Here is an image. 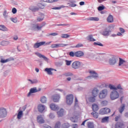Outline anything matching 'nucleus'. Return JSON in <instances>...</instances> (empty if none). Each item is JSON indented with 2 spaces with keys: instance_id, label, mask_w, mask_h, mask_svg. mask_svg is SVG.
<instances>
[{
  "instance_id": "24",
  "label": "nucleus",
  "mask_w": 128,
  "mask_h": 128,
  "mask_svg": "<svg viewBox=\"0 0 128 128\" xmlns=\"http://www.w3.org/2000/svg\"><path fill=\"white\" fill-rule=\"evenodd\" d=\"M64 109L62 108L60 110V111L57 112V114L58 116V118H60L61 116H64Z\"/></svg>"
},
{
  "instance_id": "16",
  "label": "nucleus",
  "mask_w": 128,
  "mask_h": 128,
  "mask_svg": "<svg viewBox=\"0 0 128 128\" xmlns=\"http://www.w3.org/2000/svg\"><path fill=\"white\" fill-rule=\"evenodd\" d=\"M84 56V53L82 51H77L75 52V56L76 58H82Z\"/></svg>"
},
{
  "instance_id": "61",
  "label": "nucleus",
  "mask_w": 128,
  "mask_h": 128,
  "mask_svg": "<svg viewBox=\"0 0 128 128\" xmlns=\"http://www.w3.org/2000/svg\"><path fill=\"white\" fill-rule=\"evenodd\" d=\"M16 12H17V10H16V8H14L12 9V14H16Z\"/></svg>"
},
{
  "instance_id": "45",
  "label": "nucleus",
  "mask_w": 128,
  "mask_h": 128,
  "mask_svg": "<svg viewBox=\"0 0 128 128\" xmlns=\"http://www.w3.org/2000/svg\"><path fill=\"white\" fill-rule=\"evenodd\" d=\"M44 18V16H38L37 18V22H42Z\"/></svg>"
},
{
  "instance_id": "57",
  "label": "nucleus",
  "mask_w": 128,
  "mask_h": 128,
  "mask_svg": "<svg viewBox=\"0 0 128 128\" xmlns=\"http://www.w3.org/2000/svg\"><path fill=\"white\" fill-rule=\"evenodd\" d=\"M114 120H115V121H116V122H118V120H120V116L119 115V116H116Z\"/></svg>"
},
{
  "instance_id": "8",
  "label": "nucleus",
  "mask_w": 128,
  "mask_h": 128,
  "mask_svg": "<svg viewBox=\"0 0 128 128\" xmlns=\"http://www.w3.org/2000/svg\"><path fill=\"white\" fill-rule=\"evenodd\" d=\"M68 46V44H52L51 48H64V46Z\"/></svg>"
},
{
  "instance_id": "49",
  "label": "nucleus",
  "mask_w": 128,
  "mask_h": 128,
  "mask_svg": "<svg viewBox=\"0 0 128 128\" xmlns=\"http://www.w3.org/2000/svg\"><path fill=\"white\" fill-rule=\"evenodd\" d=\"M84 46V44L82 43H79L77 44L76 46H74V48H82Z\"/></svg>"
},
{
  "instance_id": "41",
  "label": "nucleus",
  "mask_w": 128,
  "mask_h": 128,
  "mask_svg": "<svg viewBox=\"0 0 128 128\" xmlns=\"http://www.w3.org/2000/svg\"><path fill=\"white\" fill-rule=\"evenodd\" d=\"M88 40L90 42H96V40L92 37V35H90L88 36Z\"/></svg>"
},
{
  "instance_id": "47",
  "label": "nucleus",
  "mask_w": 128,
  "mask_h": 128,
  "mask_svg": "<svg viewBox=\"0 0 128 128\" xmlns=\"http://www.w3.org/2000/svg\"><path fill=\"white\" fill-rule=\"evenodd\" d=\"M101 104L102 106H108V101L104 100L101 102Z\"/></svg>"
},
{
  "instance_id": "50",
  "label": "nucleus",
  "mask_w": 128,
  "mask_h": 128,
  "mask_svg": "<svg viewBox=\"0 0 128 128\" xmlns=\"http://www.w3.org/2000/svg\"><path fill=\"white\" fill-rule=\"evenodd\" d=\"M69 56H72V58H74V56H76V52H70L69 53Z\"/></svg>"
},
{
  "instance_id": "10",
  "label": "nucleus",
  "mask_w": 128,
  "mask_h": 128,
  "mask_svg": "<svg viewBox=\"0 0 128 128\" xmlns=\"http://www.w3.org/2000/svg\"><path fill=\"white\" fill-rule=\"evenodd\" d=\"M40 88L39 90H37L36 88H34L30 89V92L28 94V96H32V94H34L36 92H40Z\"/></svg>"
},
{
  "instance_id": "5",
  "label": "nucleus",
  "mask_w": 128,
  "mask_h": 128,
  "mask_svg": "<svg viewBox=\"0 0 128 128\" xmlns=\"http://www.w3.org/2000/svg\"><path fill=\"white\" fill-rule=\"evenodd\" d=\"M110 112V109L108 108H102L99 110V114L102 115L108 114Z\"/></svg>"
},
{
  "instance_id": "48",
  "label": "nucleus",
  "mask_w": 128,
  "mask_h": 128,
  "mask_svg": "<svg viewBox=\"0 0 128 128\" xmlns=\"http://www.w3.org/2000/svg\"><path fill=\"white\" fill-rule=\"evenodd\" d=\"M94 46H104V45L100 42H95L94 43Z\"/></svg>"
},
{
  "instance_id": "11",
  "label": "nucleus",
  "mask_w": 128,
  "mask_h": 128,
  "mask_svg": "<svg viewBox=\"0 0 128 128\" xmlns=\"http://www.w3.org/2000/svg\"><path fill=\"white\" fill-rule=\"evenodd\" d=\"M6 110L4 108H0V118H6Z\"/></svg>"
},
{
  "instance_id": "64",
  "label": "nucleus",
  "mask_w": 128,
  "mask_h": 128,
  "mask_svg": "<svg viewBox=\"0 0 128 128\" xmlns=\"http://www.w3.org/2000/svg\"><path fill=\"white\" fill-rule=\"evenodd\" d=\"M44 128H52V127H50V126H47V125H46L45 126H44Z\"/></svg>"
},
{
  "instance_id": "27",
  "label": "nucleus",
  "mask_w": 128,
  "mask_h": 128,
  "mask_svg": "<svg viewBox=\"0 0 128 128\" xmlns=\"http://www.w3.org/2000/svg\"><path fill=\"white\" fill-rule=\"evenodd\" d=\"M124 64H126V60H124L122 58H119L118 66H124Z\"/></svg>"
},
{
  "instance_id": "19",
  "label": "nucleus",
  "mask_w": 128,
  "mask_h": 128,
  "mask_svg": "<svg viewBox=\"0 0 128 128\" xmlns=\"http://www.w3.org/2000/svg\"><path fill=\"white\" fill-rule=\"evenodd\" d=\"M52 98V100L54 102H58V100H60V97L58 94L54 95Z\"/></svg>"
},
{
  "instance_id": "58",
  "label": "nucleus",
  "mask_w": 128,
  "mask_h": 128,
  "mask_svg": "<svg viewBox=\"0 0 128 128\" xmlns=\"http://www.w3.org/2000/svg\"><path fill=\"white\" fill-rule=\"evenodd\" d=\"M119 30L122 34H124V32H126V30L123 28H120Z\"/></svg>"
},
{
  "instance_id": "23",
  "label": "nucleus",
  "mask_w": 128,
  "mask_h": 128,
  "mask_svg": "<svg viewBox=\"0 0 128 128\" xmlns=\"http://www.w3.org/2000/svg\"><path fill=\"white\" fill-rule=\"evenodd\" d=\"M107 22L110 24H112L114 22V16L112 15H109L107 18Z\"/></svg>"
},
{
  "instance_id": "46",
  "label": "nucleus",
  "mask_w": 128,
  "mask_h": 128,
  "mask_svg": "<svg viewBox=\"0 0 128 128\" xmlns=\"http://www.w3.org/2000/svg\"><path fill=\"white\" fill-rule=\"evenodd\" d=\"M61 38H70V35L68 34H62Z\"/></svg>"
},
{
  "instance_id": "20",
  "label": "nucleus",
  "mask_w": 128,
  "mask_h": 128,
  "mask_svg": "<svg viewBox=\"0 0 128 128\" xmlns=\"http://www.w3.org/2000/svg\"><path fill=\"white\" fill-rule=\"evenodd\" d=\"M92 110L93 112H98V110H100V108L98 107V105L96 104H92Z\"/></svg>"
},
{
  "instance_id": "18",
  "label": "nucleus",
  "mask_w": 128,
  "mask_h": 128,
  "mask_svg": "<svg viewBox=\"0 0 128 128\" xmlns=\"http://www.w3.org/2000/svg\"><path fill=\"white\" fill-rule=\"evenodd\" d=\"M50 108L52 110H58V108H58V106L57 105H56L54 104H52L50 105Z\"/></svg>"
},
{
  "instance_id": "38",
  "label": "nucleus",
  "mask_w": 128,
  "mask_h": 128,
  "mask_svg": "<svg viewBox=\"0 0 128 128\" xmlns=\"http://www.w3.org/2000/svg\"><path fill=\"white\" fill-rule=\"evenodd\" d=\"M88 101L90 102H96V97L94 96H90L88 98Z\"/></svg>"
},
{
  "instance_id": "42",
  "label": "nucleus",
  "mask_w": 128,
  "mask_h": 128,
  "mask_svg": "<svg viewBox=\"0 0 128 128\" xmlns=\"http://www.w3.org/2000/svg\"><path fill=\"white\" fill-rule=\"evenodd\" d=\"M70 126L68 123H64L62 125V128H69Z\"/></svg>"
},
{
  "instance_id": "17",
  "label": "nucleus",
  "mask_w": 128,
  "mask_h": 128,
  "mask_svg": "<svg viewBox=\"0 0 128 128\" xmlns=\"http://www.w3.org/2000/svg\"><path fill=\"white\" fill-rule=\"evenodd\" d=\"M52 70H55V72H56V70H54L52 68H46L44 70V71L46 72L48 74H49L50 76L52 74Z\"/></svg>"
},
{
  "instance_id": "52",
  "label": "nucleus",
  "mask_w": 128,
  "mask_h": 128,
  "mask_svg": "<svg viewBox=\"0 0 128 128\" xmlns=\"http://www.w3.org/2000/svg\"><path fill=\"white\" fill-rule=\"evenodd\" d=\"M65 62L66 66H70L72 64V61L70 60H65Z\"/></svg>"
},
{
  "instance_id": "36",
  "label": "nucleus",
  "mask_w": 128,
  "mask_h": 128,
  "mask_svg": "<svg viewBox=\"0 0 128 128\" xmlns=\"http://www.w3.org/2000/svg\"><path fill=\"white\" fill-rule=\"evenodd\" d=\"M124 104H122L119 108H118V112H120V114H122V112L124 110V108H125Z\"/></svg>"
},
{
  "instance_id": "37",
  "label": "nucleus",
  "mask_w": 128,
  "mask_h": 128,
  "mask_svg": "<svg viewBox=\"0 0 128 128\" xmlns=\"http://www.w3.org/2000/svg\"><path fill=\"white\" fill-rule=\"evenodd\" d=\"M69 2L70 4V3H68L67 4H69V6H70V8H74V6H76V4H74V2L70 0Z\"/></svg>"
},
{
  "instance_id": "53",
  "label": "nucleus",
  "mask_w": 128,
  "mask_h": 128,
  "mask_svg": "<svg viewBox=\"0 0 128 128\" xmlns=\"http://www.w3.org/2000/svg\"><path fill=\"white\" fill-rule=\"evenodd\" d=\"M60 128V122H57L55 125L54 128Z\"/></svg>"
},
{
  "instance_id": "3",
  "label": "nucleus",
  "mask_w": 128,
  "mask_h": 128,
  "mask_svg": "<svg viewBox=\"0 0 128 128\" xmlns=\"http://www.w3.org/2000/svg\"><path fill=\"white\" fill-rule=\"evenodd\" d=\"M38 8L34 6H31L30 8V9L32 10V12H37V10H38L40 8H41L42 10H44V5L42 4L41 3H39L38 4Z\"/></svg>"
},
{
  "instance_id": "54",
  "label": "nucleus",
  "mask_w": 128,
  "mask_h": 128,
  "mask_svg": "<svg viewBox=\"0 0 128 128\" xmlns=\"http://www.w3.org/2000/svg\"><path fill=\"white\" fill-rule=\"evenodd\" d=\"M10 20H12V22H18V19L16 18H10Z\"/></svg>"
},
{
  "instance_id": "14",
  "label": "nucleus",
  "mask_w": 128,
  "mask_h": 128,
  "mask_svg": "<svg viewBox=\"0 0 128 128\" xmlns=\"http://www.w3.org/2000/svg\"><path fill=\"white\" fill-rule=\"evenodd\" d=\"M46 42H36L35 43L33 46V48H38L40 46H44V44H45Z\"/></svg>"
},
{
  "instance_id": "26",
  "label": "nucleus",
  "mask_w": 128,
  "mask_h": 128,
  "mask_svg": "<svg viewBox=\"0 0 128 128\" xmlns=\"http://www.w3.org/2000/svg\"><path fill=\"white\" fill-rule=\"evenodd\" d=\"M124 123L118 122L115 125V128H122L124 126Z\"/></svg>"
},
{
  "instance_id": "22",
  "label": "nucleus",
  "mask_w": 128,
  "mask_h": 128,
  "mask_svg": "<svg viewBox=\"0 0 128 128\" xmlns=\"http://www.w3.org/2000/svg\"><path fill=\"white\" fill-rule=\"evenodd\" d=\"M46 26V22H42V25L41 26H39L38 24H36L35 26V28H36V30H42V28H44V26Z\"/></svg>"
},
{
  "instance_id": "6",
  "label": "nucleus",
  "mask_w": 128,
  "mask_h": 128,
  "mask_svg": "<svg viewBox=\"0 0 128 128\" xmlns=\"http://www.w3.org/2000/svg\"><path fill=\"white\" fill-rule=\"evenodd\" d=\"M81 65L82 64L80 61H75L72 64V67L74 70H78L80 68Z\"/></svg>"
},
{
  "instance_id": "59",
  "label": "nucleus",
  "mask_w": 128,
  "mask_h": 128,
  "mask_svg": "<svg viewBox=\"0 0 128 128\" xmlns=\"http://www.w3.org/2000/svg\"><path fill=\"white\" fill-rule=\"evenodd\" d=\"M72 128H78V124H73L72 126Z\"/></svg>"
},
{
  "instance_id": "35",
  "label": "nucleus",
  "mask_w": 128,
  "mask_h": 128,
  "mask_svg": "<svg viewBox=\"0 0 128 128\" xmlns=\"http://www.w3.org/2000/svg\"><path fill=\"white\" fill-rule=\"evenodd\" d=\"M108 116H106L102 118L101 122H108V120H109Z\"/></svg>"
},
{
  "instance_id": "12",
  "label": "nucleus",
  "mask_w": 128,
  "mask_h": 128,
  "mask_svg": "<svg viewBox=\"0 0 128 128\" xmlns=\"http://www.w3.org/2000/svg\"><path fill=\"white\" fill-rule=\"evenodd\" d=\"M108 88H110V90H122V88L120 84H118L116 87L114 86V85L109 84Z\"/></svg>"
},
{
  "instance_id": "9",
  "label": "nucleus",
  "mask_w": 128,
  "mask_h": 128,
  "mask_svg": "<svg viewBox=\"0 0 128 128\" xmlns=\"http://www.w3.org/2000/svg\"><path fill=\"white\" fill-rule=\"evenodd\" d=\"M110 64V66H114L116 62V56H112L108 60Z\"/></svg>"
},
{
  "instance_id": "39",
  "label": "nucleus",
  "mask_w": 128,
  "mask_h": 128,
  "mask_svg": "<svg viewBox=\"0 0 128 128\" xmlns=\"http://www.w3.org/2000/svg\"><path fill=\"white\" fill-rule=\"evenodd\" d=\"M2 46H8L10 42L6 40H3L1 42Z\"/></svg>"
},
{
  "instance_id": "13",
  "label": "nucleus",
  "mask_w": 128,
  "mask_h": 128,
  "mask_svg": "<svg viewBox=\"0 0 128 128\" xmlns=\"http://www.w3.org/2000/svg\"><path fill=\"white\" fill-rule=\"evenodd\" d=\"M89 72L90 74V76L88 77V80H90V78H98V74L94 71H90Z\"/></svg>"
},
{
  "instance_id": "33",
  "label": "nucleus",
  "mask_w": 128,
  "mask_h": 128,
  "mask_svg": "<svg viewBox=\"0 0 128 128\" xmlns=\"http://www.w3.org/2000/svg\"><path fill=\"white\" fill-rule=\"evenodd\" d=\"M48 100L46 99V97L43 96L40 98V102L42 104H46V102Z\"/></svg>"
},
{
  "instance_id": "29",
  "label": "nucleus",
  "mask_w": 128,
  "mask_h": 128,
  "mask_svg": "<svg viewBox=\"0 0 128 128\" xmlns=\"http://www.w3.org/2000/svg\"><path fill=\"white\" fill-rule=\"evenodd\" d=\"M88 20L94 22H98V20H100V18L98 17H90L88 18Z\"/></svg>"
},
{
  "instance_id": "63",
  "label": "nucleus",
  "mask_w": 128,
  "mask_h": 128,
  "mask_svg": "<svg viewBox=\"0 0 128 128\" xmlns=\"http://www.w3.org/2000/svg\"><path fill=\"white\" fill-rule=\"evenodd\" d=\"M80 116V113H78V112H75V115L74 116V118H78Z\"/></svg>"
},
{
  "instance_id": "30",
  "label": "nucleus",
  "mask_w": 128,
  "mask_h": 128,
  "mask_svg": "<svg viewBox=\"0 0 128 128\" xmlns=\"http://www.w3.org/2000/svg\"><path fill=\"white\" fill-rule=\"evenodd\" d=\"M0 30H2V32H8V29L4 25H0Z\"/></svg>"
},
{
  "instance_id": "1",
  "label": "nucleus",
  "mask_w": 128,
  "mask_h": 128,
  "mask_svg": "<svg viewBox=\"0 0 128 128\" xmlns=\"http://www.w3.org/2000/svg\"><path fill=\"white\" fill-rule=\"evenodd\" d=\"M120 98V93L118 91L114 90H112L110 94V98L112 100H116Z\"/></svg>"
},
{
  "instance_id": "15",
  "label": "nucleus",
  "mask_w": 128,
  "mask_h": 128,
  "mask_svg": "<svg viewBox=\"0 0 128 128\" xmlns=\"http://www.w3.org/2000/svg\"><path fill=\"white\" fill-rule=\"evenodd\" d=\"M92 96H94V98H96L98 96V90L97 88H94L92 89Z\"/></svg>"
},
{
  "instance_id": "4",
  "label": "nucleus",
  "mask_w": 128,
  "mask_h": 128,
  "mask_svg": "<svg viewBox=\"0 0 128 128\" xmlns=\"http://www.w3.org/2000/svg\"><path fill=\"white\" fill-rule=\"evenodd\" d=\"M108 91L106 89H104L101 90L98 94L99 98L100 99L105 98H106V96H108Z\"/></svg>"
},
{
  "instance_id": "60",
  "label": "nucleus",
  "mask_w": 128,
  "mask_h": 128,
  "mask_svg": "<svg viewBox=\"0 0 128 128\" xmlns=\"http://www.w3.org/2000/svg\"><path fill=\"white\" fill-rule=\"evenodd\" d=\"M49 118H54V114L50 113L49 115Z\"/></svg>"
},
{
  "instance_id": "62",
  "label": "nucleus",
  "mask_w": 128,
  "mask_h": 128,
  "mask_svg": "<svg viewBox=\"0 0 128 128\" xmlns=\"http://www.w3.org/2000/svg\"><path fill=\"white\" fill-rule=\"evenodd\" d=\"M58 33L52 32V33L50 34H49V36H58Z\"/></svg>"
},
{
  "instance_id": "2",
  "label": "nucleus",
  "mask_w": 128,
  "mask_h": 128,
  "mask_svg": "<svg viewBox=\"0 0 128 128\" xmlns=\"http://www.w3.org/2000/svg\"><path fill=\"white\" fill-rule=\"evenodd\" d=\"M66 102L68 106H70L74 102V95L70 94L66 96Z\"/></svg>"
},
{
  "instance_id": "43",
  "label": "nucleus",
  "mask_w": 128,
  "mask_h": 128,
  "mask_svg": "<svg viewBox=\"0 0 128 128\" xmlns=\"http://www.w3.org/2000/svg\"><path fill=\"white\" fill-rule=\"evenodd\" d=\"M87 126L88 128H94V124H92V122H88Z\"/></svg>"
},
{
  "instance_id": "51",
  "label": "nucleus",
  "mask_w": 128,
  "mask_h": 128,
  "mask_svg": "<svg viewBox=\"0 0 128 128\" xmlns=\"http://www.w3.org/2000/svg\"><path fill=\"white\" fill-rule=\"evenodd\" d=\"M29 82H30L32 84H36L38 82V80H30V79L28 80Z\"/></svg>"
},
{
  "instance_id": "31",
  "label": "nucleus",
  "mask_w": 128,
  "mask_h": 128,
  "mask_svg": "<svg viewBox=\"0 0 128 128\" xmlns=\"http://www.w3.org/2000/svg\"><path fill=\"white\" fill-rule=\"evenodd\" d=\"M110 31L105 30L102 32V36H110Z\"/></svg>"
},
{
  "instance_id": "7",
  "label": "nucleus",
  "mask_w": 128,
  "mask_h": 128,
  "mask_svg": "<svg viewBox=\"0 0 128 128\" xmlns=\"http://www.w3.org/2000/svg\"><path fill=\"white\" fill-rule=\"evenodd\" d=\"M37 122L40 124H44L45 120L44 118V116L42 115H38L36 118Z\"/></svg>"
},
{
  "instance_id": "21",
  "label": "nucleus",
  "mask_w": 128,
  "mask_h": 128,
  "mask_svg": "<svg viewBox=\"0 0 128 128\" xmlns=\"http://www.w3.org/2000/svg\"><path fill=\"white\" fill-rule=\"evenodd\" d=\"M38 110L40 112H42L44 110H46V107L42 104H39L38 106Z\"/></svg>"
},
{
  "instance_id": "25",
  "label": "nucleus",
  "mask_w": 128,
  "mask_h": 128,
  "mask_svg": "<svg viewBox=\"0 0 128 128\" xmlns=\"http://www.w3.org/2000/svg\"><path fill=\"white\" fill-rule=\"evenodd\" d=\"M36 56H38L40 58H44V60H46V62L48 60V58L46 57V56L40 54V53H36Z\"/></svg>"
},
{
  "instance_id": "28",
  "label": "nucleus",
  "mask_w": 128,
  "mask_h": 128,
  "mask_svg": "<svg viewBox=\"0 0 128 128\" xmlns=\"http://www.w3.org/2000/svg\"><path fill=\"white\" fill-rule=\"evenodd\" d=\"M22 116H24V112L22 110L19 111L17 115L18 120H20Z\"/></svg>"
},
{
  "instance_id": "40",
  "label": "nucleus",
  "mask_w": 128,
  "mask_h": 128,
  "mask_svg": "<svg viewBox=\"0 0 128 128\" xmlns=\"http://www.w3.org/2000/svg\"><path fill=\"white\" fill-rule=\"evenodd\" d=\"M43 2L50 4L51 2H58V0H43Z\"/></svg>"
},
{
  "instance_id": "34",
  "label": "nucleus",
  "mask_w": 128,
  "mask_h": 128,
  "mask_svg": "<svg viewBox=\"0 0 128 128\" xmlns=\"http://www.w3.org/2000/svg\"><path fill=\"white\" fill-rule=\"evenodd\" d=\"M63 76H74V74L71 72H68L64 73Z\"/></svg>"
},
{
  "instance_id": "32",
  "label": "nucleus",
  "mask_w": 128,
  "mask_h": 128,
  "mask_svg": "<svg viewBox=\"0 0 128 128\" xmlns=\"http://www.w3.org/2000/svg\"><path fill=\"white\" fill-rule=\"evenodd\" d=\"M91 115L94 118H98V113L94 111L91 113Z\"/></svg>"
},
{
  "instance_id": "56",
  "label": "nucleus",
  "mask_w": 128,
  "mask_h": 128,
  "mask_svg": "<svg viewBox=\"0 0 128 128\" xmlns=\"http://www.w3.org/2000/svg\"><path fill=\"white\" fill-rule=\"evenodd\" d=\"M10 62V59H6V60H1L0 62H2V64H5V62Z\"/></svg>"
},
{
  "instance_id": "55",
  "label": "nucleus",
  "mask_w": 128,
  "mask_h": 128,
  "mask_svg": "<svg viewBox=\"0 0 128 128\" xmlns=\"http://www.w3.org/2000/svg\"><path fill=\"white\" fill-rule=\"evenodd\" d=\"M104 10V6H100L99 7H98V10H99L100 12Z\"/></svg>"
},
{
  "instance_id": "44",
  "label": "nucleus",
  "mask_w": 128,
  "mask_h": 128,
  "mask_svg": "<svg viewBox=\"0 0 128 128\" xmlns=\"http://www.w3.org/2000/svg\"><path fill=\"white\" fill-rule=\"evenodd\" d=\"M68 8V6L62 5L60 7H55V8H53L52 9L53 10H60L61 8Z\"/></svg>"
}]
</instances>
